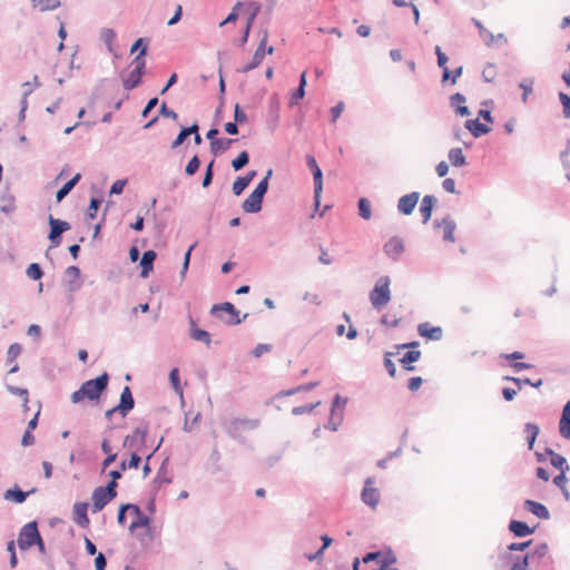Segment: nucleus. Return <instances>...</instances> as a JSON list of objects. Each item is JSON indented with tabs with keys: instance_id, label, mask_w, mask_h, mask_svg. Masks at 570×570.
<instances>
[{
	"instance_id": "obj_1",
	"label": "nucleus",
	"mask_w": 570,
	"mask_h": 570,
	"mask_svg": "<svg viewBox=\"0 0 570 570\" xmlns=\"http://www.w3.org/2000/svg\"><path fill=\"white\" fill-rule=\"evenodd\" d=\"M109 381L108 372H102L100 375L85 381L78 390L71 393L70 401L73 404H80L88 400L95 405L99 404L101 396L108 391Z\"/></svg>"
},
{
	"instance_id": "obj_2",
	"label": "nucleus",
	"mask_w": 570,
	"mask_h": 570,
	"mask_svg": "<svg viewBox=\"0 0 570 570\" xmlns=\"http://www.w3.org/2000/svg\"><path fill=\"white\" fill-rule=\"evenodd\" d=\"M519 556L527 557V564L531 570H553L554 561L549 554V546L546 542H540L533 549Z\"/></svg>"
},
{
	"instance_id": "obj_3",
	"label": "nucleus",
	"mask_w": 570,
	"mask_h": 570,
	"mask_svg": "<svg viewBox=\"0 0 570 570\" xmlns=\"http://www.w3.org/2000/svg\"><path fill=\"white\" fill-rule=\"evenodd\" d=\"M209 314L222 321L227 326L239 325L248 317V313H245L243 316H240V312L230 302L214 304L209 311Z\"/></svg>"
},
{
	"instance_id": "obj_4",
	"label": "nucleus",
	"mask_w": 570,
	"mask_h": 570,
	"mask_svg": "<svg viewBox=\"0 0 570 570\" xmlns=\"http://www.w3.org/2000/svg\"><path fill=\"white\" fill-rule=\"evenodd\" d=\"M391 278L387 275L381 276L370 291L368 298L374 309L381 311L391 301Z\"/></svg>"
},
{
	"instance_id": "obj_5",
	"label": "nucleus",
	"mask_w": 570,
	"mask_h": 570,
	"mask_svg": "<svg viewBox=\"0 0 570 570\" xmlns=\"http://www.w3.org/2000/svg\"><path fill=\"white\" fill-rule=\"evenodd\" d=\"M41 533L37 520L23 524L18 533L17 546L21 551H28L38 543Z\"/></svg>"
},
{
	"instance_id": "obj_6",
	"label": "nucleus",
	"mask_w": 570,
	"mask_h": 570,
	"mask_svg": "<svg viewBox=\"0 0 570 570\" xmlns=\"http://www.w3.org/2000/svg\"><path fill=\"white\" fill-rule=\"evenodd\" d=\"M48 224L49 233L47 237L50 242V246L49 249L46 252V257H49V250L51 248L60 246L63 233L68 232L71 228V225L67 220L56 218L51 214L48 216Z\"/></svg>"
},
{
	"instance_id": "obj_7",
	"label": "nucleus",
	"mask_w": 570,
	"mask_h": 570,
	"mask_svg": "<svg viewBox=\"0 0 570 570\" xmlns=\"http://www.w3.org/2000/svg\"><path fill=\"white\" fill-rule=\"evenodd\" d=\"M148 434L149 423L142 421L138 426L134 429L132 433L125 436L122 446L131 450H145L147 448Z\"/></svg>"
},
{
	"instance_id": "obj_8",
	"label": "nucleus",
	"mask_w": 570,
	"mask_h": 570,
	"mask_svg": "<svg viewBox=\"0 0 570 570\" xmlns=\"http://www.w3.org/2000/svg\"><path fill=\"white\" fill-rule=\"evenodd\" d=\"M375 479L373 476H368L365 480L364 487L361 491L362 502L372 509L377 507L381 498L379 490L373 487Z\"/></svg>"
},
{
	"instance_id": "obj_9",
	"label": "nucleus",
	"mask_w": 570,
	"mask_h": 570,
	"mask_svg": "<svg viewBox=\"0 0 570 570\" xmlns=\"http://www.w3.org/2000/svg\"><path fill=\"white\" fill-rule=\"evenodd\" d=\"M116 497L112 495V493H109L108 491H106L105 489H102V487H97L94 491H92V495H91V501H92V504H91V512L92 513H98L100 512L101 510L105 509V507L111 502Z\"/></svg>"
},
{
	"instance_id": "obj_10",
	"label": "nucleus",
	"mask_w": 570,
	"mask_h": 570,
	"mask_svg": "<svg viewBox=\"0 0 570 570\" xmlns=\"http://www.w3.org/2000/svg\"><path fill=\"white\" fill-rule=\"evenodd\" d=\"M135 407V399L129 385L124 386L117 404L118 414L126 417Z\"/></svg>"
},
{
	"instance_id": "obj_11",
	"label": "nucleus",
	"mask_w": 570,
	"mask_h": 570,
	"mask_svg": "<svg viewBox=\"0 0 570 570\" xmlns=\"http://www.w3.org/2000/svg\"><path fill=\"white\" fill-rule=\"evenodd\" d=\"M419 199V191H411L409 194L401 196L396 205L397 212L404 216H410L414 212Z\"/></svg>"
},
{
	"instance_id": "obj_12",
	"label": "nucleus",
	"mask_w": 570,
	"mask_h": 570,
	"mask_svg": "<svg viewBox=\"0 0 570 570\" xmlns=\"http://www.w3.org/2000/svg\"><path fill=\"white\" fill-rule=\"evenodd\" d=\"M405 245L401 237L393 236L391 237L384 245L383 252L386 254L389 258L393 262H397L400 256L404 253Z\"/></svg>"
},
{
	"instance_id": "obj_13",
	"label": "nucleus",
	"mask_w": 570,
	"mask_h": 570,
	"mask_svg": "<svg viewBox=\"0 0 570 570\" xmlns=\"http://www.w3.org/2000/svg\"><path fill=\"white\" fill-rule=\"evenodd\" d=\"M37 488H31L29 491H23L18 484L7 489L3 493V499L17 504L26 502L29 495L36 493Z\"/></svg>"
},
{
	"instance_id": "obj_14",
	"label": "nucleus",
	"mask_w": 570,
	"mask_h": 570,
	"mask_svg": "<svg viewBox=\"0 0 570 570\" xmlns=\"http://www.w3.org/2000/svg\"><path fill=\"white\" fill-rule=\"evenodd\" d=\"M88 502H76L72 508V520L73 522L82 529H87L90 524V519L88 517Z\"/></svg>"
},
{
	"instance_id": "obj_15",
	"label": "nucleus",
	"mask_w": 570,
	"mask_h": 570,
	"mask_svg": "<svg viewBox=\"0 0 570 570\" xmlns=\"http://www.w3.org/2000/svg\"><path fill=\"white\" fill-rule=\"evenodd\" d=\"M434 228L443 227V240L446 243H454V230L456 228V223L451 218L450 215H446L442 220L435 219L433 220Z\"/></svg>"
},
{
	"instance_id": "obj_16",
	"label": "nucleus",
	"mask_w": 570,
	"mask_h": 570,
	"mask_svg": "<svg viewBox=\"0 0 570 570\" xmlns=\"http://www.w3.org/2000/svg\"><path fill=\"white\" fill-rule=\"evenodd\" d=\"M305 161L306 166L313 175L314 187H316L317 193H323V171L318 166L315 156L312 154H306Z\"/></svg>"
},
{
	"instance_id": "obj_17",
	"label": "nucleus",
	"mask_w": 570,
	"mask_h": 570,
	"mask_svg": "<svg viewBox=\"0 0 570 570\" xmlns=\"http://www.w3.org/2000/svg\"><path fill=\"white\" fill-rule=\"evenodd\" d=\"M466 97L461 92H455L450 96L449 105L459 117H469L471 115L470 108L465 105Z\"/></svg>"
},
{
	"instance_id": "obj_18",
	"label": "nucleus",
	"mask_w": 570,
	"mask_h": 570,
	"mask_svg": "<svg viewBox=\"0 0 570 570\" xmlns=\"http://www.w3.org/2000/svg\"><path fill=\"white\" fill-rule=\"evenodd\" d=\"M189 322V336L191 340L202 342L207 346L212 343V335L208 331L198 327L196 320H194L190 315L188 316Z\"/></svg>"
},
{
	"instance_id": "obj_19",
	"label": "nucleus",
	"mask_w": 570,
	"mask_h": 570,
	"mask_svg": "<svg viewBox=\"0 0 570 570\" xmlns=\"http://www.w3.org/2000/svg\"><path fill=\"white\" fill-rule=\"evenodd\" d=\"M264 197L253 191L242 203V209L246 214H257L263 208Z\"/></svg>"
},
{
	"instance_id": "obj_20",
	"label": "nucleus",
	"mask_w": 570,
	"mask_h": 570,
	"mask_svg": "<svg viewBox=\"0 0 570 570\" xmlns=\"http://www.w3.org/2000/svg\"><path fill=\"white\" fill-rule=\"evenodd\" d=\"M523 508L529 513L535 515L541 520H549L551 517L549 509L543 503L534 501L532 499H525L523 501Z\"/></svg>"
},
{
	"instance_id": "obj_21",
	"label": "nucleus",
	"mask_w": 570,
	"mask_h": 570,
	"mask_svg": "<svg viewBox=\"0 0 570 570\" xmlns=\"http://www.w3.org/2000/svg\"><path fill=\"white\" fill-rule=\"evenodd\" d=\"M157 258V253L154 249H147L142 253L139 259L140 266V277L147 278L150 273L154 271L155 259Z\"/></svg>"
},
{
	"instance_id": "obj_22",
	"label": "nucleus",
	"mask_w": 570,
	"mask_h": 570,
	"mask_svg": "<svg viewBox=\"0 0 570 570\" xmlns=\"http://www.w3.org/2000/svg\"><path fill=\"white\" fill-rule=\"evenodd\" d=\"M524 356H525L524 353L520 352V351H514V352L509 353V354H501L502 358H504L507 361H512L510 366L512 367V370L515 373H520L522 371L531 370V368L534 367V365L531 364V363L518 362L519 360H523Z\"/></svg>"
},
{
	"instance_id": "obj_23",
	"label": "nucleus",
	"mask_w": 570,
	"mask_h": 570,
	"mask_svg": "<svg viewBox=\"0 0 570 570\" xmlns=\"http://www.w3.org/2000/svg\"><path fill=\"white\" fill-rule=\"evenodd\" d=\"M417 333L421 337L430 341H440L443 337L442 327L431 325L429 322L420 323L417 325Z\"/></svg>"
},
{
	"instance_id": "obj_24",
	"label": "nucleus",
	"mask_w": 570,
	"mask_h": 570,
	"mask_svg": "<svg viewBox=\"0 0 570 570\" xmlns=\"http://www.w3.org/2000/svg\"><path fill=\"white\" fill-rule=\"evenodd\" d=\"M436 205L438 198L434 195L429 194L423 196L419 208L423 224H426L431 219L433 210L436 207Z\"/></svg>"
},
{
	"instance_id": "obj_25",
	"label": "nucleus",
	"mask_w": 570,
	"mask_h": 570,
	"mask_svg": "<svg viewBox=\"0 0 570 570\" xmlns=\"http://www.w3.org/2000/svg\"><path fill=\"white\" fill-rule=\"evenodd\" d=\"M508 529L515 538H525L535 531V527H530L527 522L515 519L510 520Z\"/></svg>"
},
{
	"instance_id": "obj_26",
	"label": "nucleus",
	"mask_w": 570,
	"mask_h": 570,
	"mask_svg": "<svg viewBox=\"0 0 570 570\" xmlns=\"http://www.w3.org/2000/svg\"><path fill=\"white\" fill-rule=\"evenodd\" d=\"M92 191L96 193V195H92L89 200V205L86 209V217L88 219H96L98 210L104 203V196L102 191L96 187V185H92L91 187Z\"/></svg>"
},
{
	"instance_id": "obj_27",
	"label": "nucleus",
	"mask_w": 570,
	"mask_h": 570,
	"mask_svg": "<svg viewBox=\"0 0 570 570\" xmlns=\"http://www.w3.org/2000/svg\"><path fill=\"white\" fill-rule=\"evenodd\" d=\"M464 128L474 137L480 138L482 136L488 135L492 128L487 124L481 122L479 119H466L464 122Z\"/></svg>"
},
{
	"instance_id": "obj_28",
	"label": "nucleus",
	"mask_w": 570,
	"mask_h": 570,
	"mask_svg": "<svg viewBox=\"0 0 570 570\" xmlns=\"http://www.w3.org/2000/svg\"><path fill=\"white\" fill-rule=\"evenodd\" d=\"M167 464H168V458H166L161 462V464L156 473V476L151 481V487H153L154 492H158V490L163 485L170 484L173 482V479L170 476H167Z\"/></svg>"
},
{
	"instance_id": "obj_29",
	"label": "nucleus",
	"mask_w": 570,
	"mask_h": 570,
	"mask_svg": "<svg viewBox=\"0 0 570 570\" xmlns=\"http://www.w3.org/2000/svg\"><path fill=\"white\" fill-rule=\"evenodd\" d=\"M80 179H81V174L77 173L69 180H67L56 191V202L57 203L62 202L70 194V191L75 188V186L79 183Z\"/></svg>"
},
{
	"instance_id": "obj_30",
	"label": "nucleus",
	"mask_w": 570,
	"mask_h": 570,
	"mask_svg": "<svg viewBox=\"0 0 570 570\" xmlns=\"http://www.w3.org/2000/svg\"><path fill=\"white\" fill-rule=\"evenodd\" d=\"M421 355L420 350H409L403 354L400 363L405 371L413 372L416 370V366H414L413 363L417 362L421 358Z\"/></svg>"
},
{
	"instance_id": "obj_31",
	"label": "nucleus",
	"mask_w": 570,
	"mask_h": 570,
	"mask_svg": "<svg viewBox=\"0 0 570 570\" xmlns=\"http://www.w3.org/2000/svg\"><path fill=\"white\" fill-rule=\"evenodd\" d=\"M528 450H533L537 438L540 434V426L537 423L528 422L523 426Z\"/></svg>"
},
{
	"instance_id": "obj_32",
	"label": "nucleus",
	"mask_w": 570,
	"mask_h": 570,
	"mask_svg": "<svg viewBox=\"0 0 570 570\" xmlns=\"http://www.w3.org/2000/svg\"><path fill=\"white\" fill-rule=\"evenodd\" d=\"M503 560L510 564V570H531L527 564V557H520L519 554L505 553Z\"/></svg>"
},
{
	"instance_id": "obj_33",
	"label": "nucleus",
	"mask_w": 570,
	"mask_h": 570,
	"mask_svg": "<svg viewBox=\"0 0 570 570\" xmlns=\"http://www.w3.org/2000/svg\"><path fill=\"white\" fill-rule=\"evenodd\" d=\"M151 522L153 519L148 515H146L142 511L137 515V518H134L131 523L129 524L128 529L131 533H134L139 528H145L147 534H150L151 532Z\"/></svg>"
},
{
	"instance_id": "obj_34",
	"label": "nucleus",
	"mask_w": 570,
	"mask_h": 570,
	"mask_svg": "<svg viewBox=\"0 0 570 570\" xmlns=\"http://www.w3.org/2000/svg\"><path fill=\"white\" fill-rule=\"evenodd\" d=\"M236 141L237 139L233 138H219L215 141H212V144H209L210 153L214 155V157H217L229 149L230 146Z\"/></svg>"
},
{
	"instance_id": "obj_35",
	"label": "nucleus",
	"mask_w": 570,
	"mask_h": 570,
	"mask_svg": "<svg viewBox=\"0 0 570 570\" xmlns=\"http://www.w3.org/2000/svg\"><path fill=\"white\" fill-rule=\"evenodd\" d=\"M448 158L453 167L460 168L468 165L466 157L460 147L451 148L448 153Z\"/></svg>"
},
{
	"instance_id": "obj_36",
	"label": "nucleus",
	"mask_w": 570,
	"mask_h": 570,
	"mask_svg": "<svg viewBox=\"0 0 570 570\" xmlns=\"http://www.w3.org/2000/svg\"><path fill=\"white\" fill-rule=\"evenodd\" d=\"M244 6H246L248 9V17L246 19L245 27H248V29H252L257 16L259 14V12L262 10V6L257 1H247V2H244Z\"/></svg>"
},
{
	"instance_id": "obj_37",
	"label": "nucleus",
	"mask_w": 570,
	"mask_h": 570,
	"mask_svg": "<svg viewBox=\"0 0 570 570\" xmlns=\"http://www.w3.org/2000/svg\"><path fill=\"white\" fill-rule=\"evenodd\" d=\"M503 381L512 382L518 386V390H521L523 385H530L534 389H539L543 381L542 379H538L537 381H531L529 377H517V376H503Z\"/></svg>"
},
{
	"instance_id": "obj_38",
	"label": "nucleus",
	"mask_w": 570,
	"mask_h": 570,
	"mask_svg": "<svg viewBox=\"0 0 570 570\" xmlns=\"http://www.w3.org/2000/svg\"><path fill=\"white\" fill-rule=\"evenodd\" d=\"M462 73H463L462 66H459V67L454 68L453 70H450L448 68V66H445L444 68H442L441 82L445 83V82L450 81L451 85H455L458 79L462 76Z\"/></svg>"
},
{
	"instance_id": "obj_39",
	"label": "nucleus",
	"mask_w": 570,
	"mask_h": 570,
	"mask_svg": "<svg viewBox=\"0 0 570 570\" xmlns=\"http://www.w3.org/2000/svg\"><path fill=\"white\" fill-rule=\"evenodd\" d=\"M142 76L131 70L127 77L122 78V87L128 91L136 89L142 83Z\"/></svg>"
},
{
	"instance_id": "obj_40",
	"label": "nucleus",
	"mask_w": 570,
	"mask_h": 570,
	"mask_svg": "<svg viewBox=\"0 0 570 570\" xmlns=\"http://www.w3.org/2000/svg\"><path fill=\"white\" fill-rule=\"evenodd\" d=\"M226 433L234 440H237L240 443L245 442V439L242 436V425L238 424L236 419L230 420L225 428Z\"/></svg>"
},
{
	"instance_id": "obj_41",
	"label": "nucleus",
	"mask_w": 570,
	"mask_h": 570,
	"mask_svg": "<svg viewBox=\"0 0 570 570\" xmlns=\"http://www.w3.org/2000/svg\"><path fill=\"white\" fill-rule=\"evenodd\" d=\"M33 8H39L41 12L52 11L61 7L60 0H31Z\"/></svg>"
},
{
	"instance_id": "obj_42",
	"label": "nucleus",
	"mask_w": 570,
	"mask_h": 570,
	"mask_svg": "<svg viewBox=\"0 0 570 570\" xmlns=\"http://www.w3.org/2000/svg\"><path fill=\"white\" fill-rule=\"evenodd\" d=\"M347 403L348 397L342 396L341 394H335L331 403L332 416H336L340 412H343Z\"/></svg>"
},
{
	"instance_id": "obj_43",
	"label": "nucleus",
	"mask_w": 570,
	"mask_h": 570,
	"mask_svg": "<svg viewBox=\"0 0 570 570\" xmlns=\"http://www.w3.org/2000/svg\"><path fill=\"white\" fill-rule=\"evenodd\" d=\"M357 210L358 216L365 220L371 219L372 217V206L371 202L366 197H361L357 200Z\"/></svg>"
},
{
	"instance_id": "obj_44",
	"label": "nucleus",
	"mask_w": 570,
	"mask_h": 570,
	"mask_svg": "<svg viewBox=\"0 0 570 570\" xmlns=\"http://www.w3.org/2000/svg\"><path fill=\"white\" fill-rule=\"evenodd\" d=\"M65 275L70 277L69 291L70 292L78 291L80 288V284L75 285L73 281L80 277V275H81L80 268L76 265L68 266L65 271Z\"/></svg>"
},
{
	"instance_id": "obj_45",
	"label": "nucleus",
	"mask_w": 570,
	"mask_h": 570,
	"mask_svg": "<svg viewBox=\"0 0 570 570\" xmlns=\"http://www.w3.org/2000/svg\"><path fill=\"white\" fill-rule=\"evenodd\" d=\"M168 379H169V383H170L171 389L177 394L183 396V386H181V382H180L179 368L178 367H173L169 371Z\"/></svg>"
},
{
	"instance_id": "obj_46",
	"label": "nucleus",
	"mask_w": 570,
	"mask_h": 570,
	"mask_svg": "<svg viewBox=\"0 0 570 570\" xmlns=\"http://www.w3.org/2000/svg\"><path fill=\"white\" fill-rule=\"evenodd\" d=\"M550 464L559 472H568L570 470V465H569L567 459L562 454H559V453H556L550 459Z\"/></svg>"
},
{
	"instance_id": "obj_47",
	"label": "nucleus",
	"mask_w": 570,
	"mask_h": 570,
	"mask_svg": "<svg viewBox=\"0 0 570 570\" xmlns=\"http://www.w3.org/2000/svg\"><path fill=\"white\" fill-rule=\"evenodd\" d=\"M26 275L32 281H40L43 277L45 272L39 263H31L27 266Z\"/></svg>"
},
{
	"instance_id": "obj_48",
	"label": "nucleus",
	"mask_w": 570,
	"mask_h": 570,
	"mask_svg": "<svg viewBox=\"0 0 570 570\" xmlns=\"http://www.w3.org/2000/svg\"><path fill=\"white\" fill-rule=\"evenodd\" d=\"M249 163V154L247 150L240 151L230 163L235 171L242 170Z\"/></svg>"
},
{
	"instance_id": "obj_49",
	"label": "nucleus",
	"mask_w": 570,
	"mask_h": 570,
	"mask_svg": "<svg viewBox=\"0 0 570 570\" xmlns=\"http://www.w3.org/2000/svg\"><path fill=\"white\" fill-rule=\"evenodd\" d=\"M214 166H215V159H212L206 165L205 171H204V176H203V180H202L203 188H208L213 184V179H214V176H215Z\"/></svg>"
},
{
	"instance_id": "obj_50",
	"label": "nucleus",
	"mask_w": 570,
	"mask_h": 570,
	"mask_svg": "<svg viewBox=\"0 0 570 570\" xmlns=\"http://www.w3.org/2000/svg\"><path fill=\"white\" fill-rule=\"evenodd\" d=\"M533 78H524L522 81L519 82V88L522 90L521 100L522 102L528 101L529 95L533 92Z\"/></svg>"
},
{
	"instance_id": "obj_51",
	"label": "nucleus",
	"mask_w": 570,
	"mask_h": 570,
	"mask_svg": "<svg viewBox=\"0 0 570 570\" xmlns=\"http://www.w3.org/2000/svg\"><path fill=\"white\" fill-rule=\"evenodd\" d=\"M202 160L197 154H195L185 166V175L188 177L194 176L200 168Z\"/></svg>"
},
{
	"instance_id": "obj_52",
	"label": "nucleus",
	"mask_w": 570,
	"mask_h": 570,
	"mask_svg": "<svg viewBox=\"0 0 570 570\" xmlns=\"http://www.w3.org/2000/svg\"><path fill=\"white\" fill-rule=\"evenodd\" d=\"M474 26L479 29L480 37L483 39L487 46H492L494 42V35L490 32L488 29L483 27V24L476 20L472 19Z\"/></svg>"
},
{
	"instance_id": "obj_53",
	"label": "nucleus",
	"mask_w": 570,
	"mask_h": 570,
	"mask_svg": "<svg viewBox=\"0 0 570 570\" xmlns=\"http://www.w3.org/2000/svg\"><path fill=\"white\" fill-rule=\"evenodd\" d=\"M146 56L145 51L138 52L136 57L132 59L131 65H134L135 73L144 75L146 72Z\"/></svg>"
},
{
	"instance_id": "obj_54",
	"label": "nucleus",
	"mask_w": 570,
	"mask_h": 570,
	"mask_svg": "<svg viewBox=\"0 0 570 570\" xmlns=\"http://www.w3.org/2000/svg\"><path fill=\"white\" fill-rule=\"evenodd\" d=\"M532 542H533L532 539L521 541V542H512L507 546V550H508L507 553H513V552L525 553L529 550V548L531 547Z\"/></svg>"
},
{
	"instance_id": "obj_55",
	"label": "nucleus",
	"mask_w": 570,
	"mask_h": 570,
	"mask_svg": "<svg viewBox=\"0 0 570 570\" xmlns=\"http://www.w3.org/2000/svg\"><path fill=\"white\" fill-rule=\"evenodd\" d=\"M150 39L147 37H140L135 40V42L130 47V52L134 53L136 51L141 52L145 51V55L148 53Z\"/></svg>"
},
{
	"instance_id": "obj_56",
	"label": "nucleus",
	"mask_w": 570,
	"mask_h": 570,
	"mask_svg": "<svg viewBox=\"0 0 570 570\" xmlns=\"http://www.w3.org/2000/svg\"><path fill=\"white\" fill-rule=\"evenodd\" d=\"M259 33L262 35V38L258 42V46L255 50V53H256V60H258L259 58H265L266 56V45H267V40H268V31L265 29V30H261Z\"/></svg>"
},
{
	"instance_id": "obj_57",
	"label": "nucleus",
	"mask_w": 570,
	"mask_h": 570,
	"mask_svg": "<svg viewBox=\"0 0 570 570\" xmlns=\"http://www.w3.org/2000/svg\"><path fill=\"white\" fill-rule=\"evenodd\" d=\"M244 6V2L237 1L235 6L232 8V11L227 14V17L220 21L219 27H224L228 23H234L238 19V9Z\"/></svg>"
},
{
	"instance_id": "obj_58",
	"label": "nucleus",
	"mask_w": 570,
	"mask_h": 570,
	"mask_svg": "<svg viewBox=\"0 0 570 570\" xmlns=\"http://www.w3.org/2000/svg\"><path fill=\"white\" fill-rule=\"evenodd\" d=\"M2 202H8V205L0 206V212L3 214H11L16 210V204H14V196L11 194H3L1 195Z\"/></svg>"
},
{
	"instance_id": "obj_59",
	"label": "nucleus",
	"mask_w": 570,
	"mask_h": 570,
	"mask_svg": "<svg viewBox=\"0 0 570 570\" xmlns=\"http://www.w3.org/2000/svg\"><path fill=\"white\" fill-rule=\"evenodd\" d=\"M321 404V401H317L315 403L311 404H304L299 406H295L292 409V414L295 416L303 415V414H309L312 413L318 405Z\"/></svg>"
},
{
	"instance_id": "obj_60",
	"label": "nucleus",
	"mask_w": 570,
	"mask_h": 570,
	"mask_svg": "<svg viewBox=\"0 0 570 570\" xmlns=\"http://www.w3.org/2000/svg\"><path fill=\"white\" fill-rule=\"evenodd\" d=\"M249 184L240 176L236 177L232 185V191L235 196H240Z\"/></svg>"
},
{
	"instance_id": "obj_61",
	"label": "nucleus",
	"mask_w": 570,
	"mask_h": 570,
	"mask_svg": "<svg viewBox=\"0 0 570 570\" xmlns=\"http://www.w3.org/2000/svg\"><path fill=\"white\" fill-rule=\"evenodd\" d=\"M343 419H344L343 412H340L336 416L331 415L328 422L324 425V428L326 430L336 432L338 430L340 425L342 424Z\"/></svg>"
},
{
	"instance_id": "obj_62",
	"label": "nucleus",
	"mask_w": 570,
	"mask_h": 570,
	"mask_svg": "<svg viewBox=\"0 0 570 570\" xmlns=\"http://www.w3.org/2000/svg\"><path fill=\"white\" fill-rule=\"evenodd\" d=\"M560 104L562 105V114L563 117L569 119L570 118V96L563 91H560L558 94Z\"/></svg>"
},
{
	"instance_id": "obj_63",
	"label": "nucleus",
	"mask_w": 570,
	"mask_h": 570,
	"mask_svg": "<svg viewBox=\"0 0 570 570\" xmlns=\"http://www.w3.org/2000/svg\"><path fill=\"white\" fill-rule=\"evenodd\" d=\"M306 95V89L304 87H296L289 98L288 105L289 107H294L298 105L299 100H302Z\"/></svg>"
},
{
	"instance_id": "obj_64",
	"label": "nucleus",
	"mask_w": 570,
	"mask_h": 570,
	"mask_svg": "<svg viewBox=\"0 0 570 570\" xmlns=\"http://www.w3.org/2000/svg\"><path fill=\"white\" fill-rule=\"evenodd\" d=\"M559 433L563 439L570 440V417H560Z\"/></svg>"
}]
</instances>
